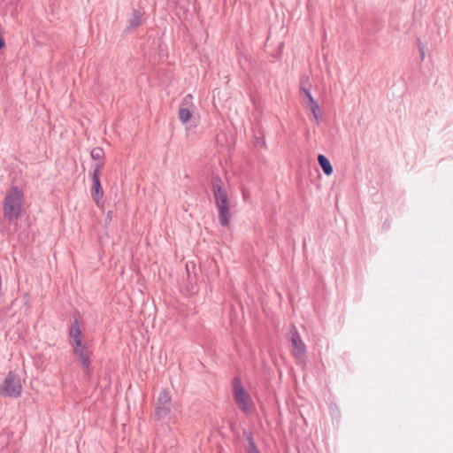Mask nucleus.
I'll list each match as a JSON object with an SVG mask.
<instances>
[{
    "label": "nucleus",
    "mask_w": 453,
    "mask_h": 453,
    "mask_svg": "<svg viewBox=\"0 0 453 453\" xmlns=\"http://www.w3.org/2000/svg\"><path fill=\"white\" fill-rule=\"evenodd\" d=\"M233 394L234 400H241L242 398H250L249 393L243 388L240 378L234 377L232 381Z\"/></svg>",
    "instance_id": "nucleus-8"
},
{
    "label": "nucleus",
    "mask_w": 453,
    "mask_h": 453,
    "mask_svg": "<svg viewBox=\"0 0 453 453\" xmlns=\"http://www.w3.org/2000/svg\"><path fill=\"white\" fill-rule=\"evenodd\" d=\"M103 168V162L96 163L95 165H93L91 195L93 200L96 202L97 205L99 204L100 201L103 199L104 195L99 179Z\"/></svg>",
    "instance_id": "nucleus-5"
},
{
    "label": "nucleus",
    "mask_w": 453,
    "mask_h": 453,
    "mask_svg": "<svg viewBox=\"0 0 453 453\" xmlns=\"http://www.w3.org/2000/svg\"><path fill=\"white\" fill-rule=\"evenodd\" d=\"M318 163L319 166L321 167L323 173L326 176H330L333 173V166L329 161V159L323 154H319L318 156Z\"/></svg>",
    "instance_id": "nucleus-12"
},
{
    "label": "nucleus",
    "mask_w": 453,
    "mask_h": 453,
    "mask_svg": "<svg viewBox=\"0 0 453 453\" xmlns=\"http://www.w3.org/2000/svg\"><path fill=\"white\" fill-rule=\"evenodd\" d=\"M172 410V397L170 391L166 388L160 391L157 405L155 407L153 418L156 421L163 420Z\"/></svg>",
    "instance_id": "nucleus-4"
},
{
    "label": "nucleus",
    "mask_w": 453,
    "mask_h": 453,
    "mask_svg": "<svg viewBox=\"0 0 453 453\" xmlns=\"http://www.w3.org/2000/svg\"><path fill=\"white\" fill-rule=\"evenodd\" d=\"M142 14L139 10L133 9L127 30L129 32L135 30L142 23Z\"/></svg>",
    "instance_id": "nucleus-11"
},
{
    "label": "nucleus",
    "mask_w": 453,
    "mask_h": 453,
    "mask_svg": "<svg viewBox=\"0 0 453 453\" xmlns=\"http://www.w3.org/2000/svg\"><path fill=\"white\" fill-rule=\"evenodd\" d=\"M309 108H310L311 111L313 114V117H314V119L316 120V123L319 124V118L321 117V112H320V108H319V105L318 102H316L313 104L310 105Z\"/></svg>",
    "instance_id": "nucleus-16"
},
{
    "label": "nucleus",
    "mask_w": 453,
    "mask_h": 453,
    "mask_svg": "<svg viewBox=\"0 0 453 453\" xmlns=\"http://www.w3.org/2000/svg\"><path fill=\"white\" fill-rule=\"evenodd\" d=\"M243 437L248 442V446L246 447L247 453H261L260 449L257 446L253 434L247 430H243Z\"/></svg>",
    "instance_id": "nucleus-10"
},
{
    "label": "nucleus",
    "mask_w": 453,
    "mask_h": 453,
    "mask_svg": "<svg viewBox=\"0 0 453 453\" xmlns=\"http://www.w3.org/2000/svg\"><path fill=\"white\" fill-rule=\"evenodd\" d=\"M418 51H422V50L425 49L424 44L420 42L419 39L418 40Z\"/></svg>",
    "instance_id": "nucleus-19"
},
{
    "label": "nucleus",
    "mask_w": 453,
    "mask_h": 453,
    "mask_svg": "<svg viewBox=\"0 0 453 453\" xmlns=\"http://www.w3.org/2000/svg\"><path fill=\"white\" fill-rule=\"evenodd\" d=\"M21 392L22 386L19 375L12 371L9 372L0 388V395L17 398L20 396Z\"/></svg>",
    "instance_id": "nucleus-3"
},
{
    "label": "nucleus",
    "mask_w": 453,
    "mask_h": 453,
    "mask_svg": "<svg viewBox=\"0 0 453 453\" xmlns=\"http://www.w3.org/2000/svg\"><path fill=\"white\" fill-rule=\"evenodd\" d=\"M71 346L73 348L74 355L81 362L83 371L86 374H89L91 351L88 349V347L82 342H80L79 345L73 344Z\"/></svg>",
    "instance_id": "nucleus-6"
},
{
    "label": "nucleus",
    "mask_w": 453,
    "mask_h": 453,
    "mask_svg": "<svg viewBox=\"0 0 453 453\" xmlns=\"http://www.w3.org/2000/svg\"><path fill=\"white\" fill-rule=\"evenodd\" d=\"M104 151L101 147H95L90 151V157L93 160L103 162L104 164Z\"/></svg>",
    "instance_id": "nucleus-14"
},
{
    "label": "nucleus",
    "mask_w": 453,
    "mask_h": 453,
    "mask_svg": "<svg viewBox=\"0 0 453 453\" xmlns=\"http://www.w3.org/2000/svg\"><path fill=\"white\" fill-rule=\"evenodd\" d=\"M23 191L17 186L12 187L3 202L4 217L10 222L19 219L21 215Z\"/></svg>",
    "instance_id": "nucleus-2"
},
{
    "label": "nucleus",
    "mask_w": 453,
    "mask_h": 453,
    "mask_svg": "<svg viewBox=\"0 0 453 453\" xmlns=\"http://www.w3.org/2000/svg\"><path fill=\"white\" fill-rule=\"evenodd\" d=\"M300 90L301 92L303 93V97L305 99H307V102H308V106L313 104L314 103H316L317 101L313 98V96H311L310 90L308 88H303V86H301L300 88Z\"/></svg>",
    "instance_id": "nucleus-17"
},
{
    "label": "nucleus",
    "mask_w": 453,
    "mask_h": 453,
    "mask_svg": "<svg viewBox=\"0 0 453 453\" xmlns=\"http://www.w3.org/2000/svg\"><path fill=\"white\" fill-rule=\"evenodd\" d=\"M290 342L293 347V356L296 359H303L306 354V346L303 342L300 334L295 326H293V330L291 331Z\"/></svg>",
    "instance_id": "nucleus-7"
},
{
    "label": "nucleus",
    "mask_w": 453,
    "mask_h": 453,
    "mask_svg": "<svg viewBox=\"0 0 453 453\" xmlns=\"http://www.w3.org/2000/svg\"><path fill=\"white\" fill-rule=\"evenodd\" d=\"M111 211H108V213H107V218L111 219Z\"/></svg>",
    "instance_id": "nucleus-21"
},
{
    "label": "nucleus",
    "mask_w": 453,
    "mask_h": 453,
    "mask_svg": "<svg viewBox=\"0 0 453 453\" xmlns=\"http://www.w3.org/2000/svg\"><path fill=\"white\" fill-rule=\"evenodd\" d=\"M238 407L246 414L251 413L254 410V404L250 398H242L235 401Z\"/></svg>",
    "instance_id": "nucleus-13"
},
{
    "label": "nucleus",
    "mask_w": 453,
    "mask_h": 453,
    "mask_svg": "<svg viewBox=\"0 0 453 453\" xmlns=\"http://www.w3.org/2000/svg\"><path fill=\"white\" fill-rule=\"evenodd\" d=\"M419 55H420V60L423 61L426 57L425 49H423L422 51H419Z\"/></svg>",
    "instance_id": "nucleus-20"
},
{
    "label": "nucleus",
    "mask_w": 453,
    "mask_h": 453,
    "mask_svg": "<svg viewBox=\"0 0 453 453\" xmlns=\"http://www.w3.org/2000/svg\"><path fill=\"white\" fill-rule=\"evenodd\" d=\"M82 332L79 324L78 319H74L69 329L70 344L79 345L81 342Z\"/></svg>",
    "instance_id": "nucleus-9"
},
{
    "label": "nucleus",
    "mask_w": 453,
    "mask_h": 453,
    "mask_svg": "<svg viewBox=\"0 0 453 453\" xmlns=\"http://www.w3.org/2000/svg\"><path fill=\"white\" fill-rule=\"evenodd\" d=\"M211 184L215 205L219 211V222L221 226H227L231 220L230 201L227 192L219 176L214 175L211 179Z\"/></svg>",
    "instance_id": "nucleus-1"
},
{
    "label": "nucleus",
    "mask_w": 453,
    "mask_h": 453,
    "mask_svg": "<svg viewBox=\"0 0 453 453\" xmlns=\"http://www.w3.org/2000/svg\"><path fill=\"white\" fill-rule=\"evenodd\" d=\"M255 142L257 145L265 147V141L263 136H255Z\"/></svg>",
    "instance_id": "nucleus-18"
},
{
    "label": "nucleus",
    "mask_w": 453,
    "mask_h": 453,
    "mask_svg": "<svg viewBox=\"0 0 453 453\" xmlns=\"http://www.w3.org/2000/svg\"><path fill=\"white\" fill-rule=\"evenodd\" d=\"M178 117L182 123H187L192 117V113L188 108H180L179 110Z\"/></svg>",
    "instance_id": "nucleus-15"
}]
</instances>
